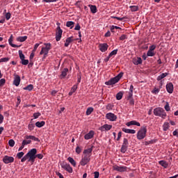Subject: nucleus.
<instances>
[{
	"instance_id": "1a4fd4ad",
	"label": "nucleus",
	"mask_w": 178,
	"mask_h": 178,
	"mask_svg": "<svg viewBox=\"0 0 178 178\" xmlns=\"http://www.w3.org/2000/svg\"><path fill=\"white\" fill-rule=\"evenodd\" d=\"M90 161H91V156L84 154V156H82L80 163L81 166H86V165L90 162Z\"/></svg>"
},
{
	"instance_id": "4c0bfd02",
	"label": "nucleus",
	"mask_w": 178,
	"mask_h": 178,
	"mask_svg": "<svg viewBox=\"0 0 178 178\" xmlns=\"http://www.w3.org/2000/svg\"><path fill=\"white\" fill-rule=\"evenodd\" d=\"M159 91H161L159 88H154V90H152V94L156 95L159 93Z\"/></svg>"
},
{
	"instance_id": "c9c22d12",
	"label": "nucleus",
	"mask_w": 178,
	"mask_h": 178,
	"mask_svg": "<svg viewBox=\"0 0 178 178\" xmlns=\"http://www.w3.org/2000/svg\"><path fill=\"white\" fill-rule=\"evenodd\" d=\"M66 26H67V27H70V29H72V27L74 26V22H73L72 21H68L66 23Z\"/></svg>"
},
{
	"instance_id": "052dcab7",
	"label": "nucleus",
	"mask_w": 178,
	"mask_h": 178,
	"mask_svg": "<svg viewBox=\"0 0 178 178\" xmlns=\"http://www.w3.org/2000/svg\"><path fill=\"white\" fill-rule=\"evenodd\" d=\"M36 158H38V159H42V158H44V156L42 154H38L36 155Z\"/></svg>"
},
{
	"instance_id": "393cba45",
	"label": "nucleus",
	"mask_w": 178,
	"mask_h": 178,
	"mask_svg": "<svg viewBox=\"0 0 178 178\" xmlns=\"http://www.w3.org/2000/svg\"><path fill=\"white\" fill-rule=\"evenodd\" d=\"M12 42H13V35H11L10 38L8 39V43L10 45V47H13V48H17V45Z\"/></svg>"
},
{
	"instance_id": "cd10ccee",
	"label": "nucleus",
	"mask_w": 178,
	"mask_h": 178,
	"mask_svg": "<svg viewBox=\"0 0 178 178\" xmlns=\"http://www.w3.org/2000/svg\"><path fill=\"white\" fill-rule=\"evenodd\" d=\"M168 74H169L168 72L162 73L157 77V81H161V80H162L163 79H165V77H166Z\"/></svg>"
},
{
	"instance_id": "2eb2a0df",
	"label": "nucleus",
	"mask_w": 178,
	"mask_h": 178,
	"mask_svg": "<svg viewBox=\"0 0 178 178\" xmlns=\"http://www.w3.org/2000/svg\"><path fill=\"white\" fill-rule=\"evenodd\" d=\"M111 129H112V125L105 124L103 126H102L101 127H99V130H100V131H109V130H111Z\"/></svg>"
},
{
	"instance_id": "9b49d317",
	"label": "nucleus",
	"mask_w": 178,
	"mask_h": 178,
	"mask_svg": "<svg viewBox=\"0 0 178 178\" xmlns=\"http://www.w3.org/2000/svg\"><path fill=\"white\" fill-rule=\"evenodd\" d=\"M63 31L60 29V26H57L56 32V40L60 41V38H62V33Z\"/></svg>"
},
{
	"instance_id": "ddd939ff",
	"label": "nucleus",
	"mask_w": 178,
	"mask_h": 178,
	"mask_svg": "<svg viewBox=\"0 0 178 178\" xmlns=\"http://www.w3.org/2000/svg\"><path fill=\"white\" fill-rule=\"evenodd\" d=\"M113 170H116L117 172H127V166H119L115 165L113 167Z\"/></svg>"
},
{
	"instance_id": "5fc2aeb1",
	"label": "nucleus",
	"mask_w": 178,
	"mask_h": 178,
	"mask_svg": "<svg viewBox=\"0 0 178 178\" xmlns=\"http://www.w3.org/2000/svg\"><path fill=\"white\" fill-rule=\"evenodd\" d=\"M76 90H77V85H74L73 87L71 88V91H72V92H76Z\"/></svg>"
},
{
	"instance_id": "680f3d73",
	"label": "nucleus",
	"mask_w": 178,
	"mask_h": 178,
	"mask_svg": "<svg viewBox=\"0 0 178 178\" xmlns=\"http://www.w3.org/2000/svg\"><path fill=\"white\" fill-rule=\"evenodd\" d=\"M121 138H122V132L120 131L118 134L117 141H119V140H120Z\"/></svg>"
},
{
	"instance_id": "f8f14e48",
	"label": "nucleus",
	"mask_w": 178,
	"mask_h": 178,
	"mask_svg": "<svg viewBox=\"0 0 178 178\" xmlns=\"http://www.w3.org/2000/svg\"><path fill=\"white\" fill-rule=\"evenodd\" d=\"M106 119H108L110 122H116L118 116L113 113H108L106 114Z\"/></svg>"
},
{
	"instance_id": "4468645a",
	"label": "nucleus",
	"mask_w": 178,
	"mask_h": 178,
	"mask_svg": "<svg viewBox=\"0 0 178 178\" xmlns=\"http://www.w3.org/2000/svg\"><path fill=\"white\" fill-rule=\"evenodd\" d=\"M14 161H15V158H13V156H5L3 158V162H4L6 164L12 163Z\"/></svg>"
},
{
	"instance_id": "58836bf2",
	"label": "nucleus",
	"mask_w": 178,
	"mask_h": 178,
	"mask_svg": "<svg viewBox=\"0 0 178 178\" xmlns=\"http://www.w3.org/2000/svg\"><path fill=\"white\" fill-rule=\"evenodd\" d=\"M129 8L131 12H137L138 10V6H131Z\"/></svg>"
},
{
	"instance_id": "e2e57ef3",
	"label": "nucleus",
	"mask_w": 178,
	"mask_h": 178,
	"mask_svg": "<svg viewBox=\"0 0 178 178\" xmlns=\"http://www.w3.org/2000/svg\"><path fill=\"white\" fill-rule=\"evenodd\" d=\"M76 154H80V152H81V148H80V147H77L76 148Z\"/></svg>"
},
{
	"instance_id": "3c124183",
	"label": "nucleus",
	"mask_w": 178,
	"mask_h": 178,
	"mask_svg": "<svg viewBox=\"0 0 178 178\" xmlns=\"http://www.w3.org/2000/svg\"><path fill=\"white\" fill-rule=\"evenodd\" d=\"M9 58L5 57L0 59V63H2L3 62H8Z\"/></svg>"
},
{
	"instance_id": "f03ea898",
	"label": "nucleus",
	"mask_w": 178,
	"mask_h": 178,
	"mask_svg": "<svg viewBox=\"0 0 178 178\" xmlns=\"http://www.w3.org/2000/svg\"><path fill=\"white\" fill-rule=\"evenodd\" d=\"M123 77V72H120L114 78H111L109 81H106V86H113V84H116Z\"/></svg>"
},
{
	"instance_id": "bb28decb",
	"label": "nucleus",
	"mask_w": 178,
	"mask_h": 178,
	"mask_svg": "<svg viewBox=\"0 0 178 178\" xmlns=\"http://www.w3.org/2000/svg\"><path fill=\"white\" fill-rule=\"evenodd\" d=\"M170 127V124L168 122H165L163 124V131H168L169 128Z\"/></svg>"
},
{
	"instance_id": "473e14b6",
	"label": "nucleus",
	"mask_w": 178,
	"mask_h": 178,
	"mask_svg": "<svg viewBox=\"0 0 178 178\" xmlns=\"http://www.w3.org/2000/svg\"><path fill=\"white\" fill-rule=\"evenodd\" d=\"M36 127H42L45 126V122L44 121H41V122H37L35 123Z\"/></svg>"
},
{
	"instance_id": "a19ab883",
	"label": "nucleus",
	"mask_w": 178,
	"mask_h": 178,
	"mask_svg": "<svg viewBox=\"0 0 178 178\" xmlns=\"http://www.w3.org/2000/svg\"><path fill=\"white\" fill-rule=\"evenodd\" d=\"M34 127H35V125L33 123H30L28 126L29 130H30L31 131L32 130H34Z\"/></svg>"
},
{
	"instance_id": "8fccbe9b",
	"label": "nucleus",
	"mask_w": 178,
	"mask_h": 178,
	"mask_svg": "<svg viewBox=\"0 0 178 178\" xmlns=\"http://www.w3.org/2000/svg\"><path fill=\"white\" fill-rule=\"evenodd\" d=\"M5 83H6V80H5V79H0V87L5 86Z\"/></svg>"
},
{
	"instance_id": "774afa93",
	"label": "nucleus",
	"mask_w": 178,
	"mask_h": 178,
	"mask_svg": "<svg viewBox=\"0 0 178 178\" xmlns=\"http://www.w3.org/2000/svg\"><path fill=\"white\" fill-rule=\"evenodd\" d=\"M57 176H58L59 178H64L63 175L60 172H56Z\"/></svg>"
},
{
	"instance_id": "7c9ffc66",
	"label": "nucleus",
	"mask_w": 178,
	"mask_h": 178,
	"mask_svg": "<svg viewBox=\"0 0 178 178\" xmlns=\"http://www.w3.org/2000/svg\"><path fill=\"white\" fill-rule=\"evenodd\" d=\"M67 161L70 162V163H71V165H72V166L76 167V161H74L73 158L68 157Z\"/></svg>"
},
{
	"instance_id": "c03bdc74",
	"label": "nucleus",
	"mask_w": 178,
	"mask_h": 178,
	"mask_svg": "<svg viewBox=\"0 0 178 178\" xmlns=\"http://www.w3.org/2000/svg\"><path fill=\"white\" fill-rule=\"evenodd\" d=\"M24 155V152H20L17 154V156L18 159H21V158H23Z\"/></svg>"
},
{
	"instance_id": "39448f33",
	"label": "nucleus",
	"mask_w": 178,
	"mask_h": 178,
	"mask_svg": "<svg viewBox=\"0 0 178 178\" xmlns=\"http://www.w3.org/2000/svg\"><path fill=\"white\" fill-rule=\"evenodd\" d=\"M27 154L29 156L28 162H32V163H34V161H35L36 158L35 154H37V149H32Z\"/></svg>"
},
{
	"instance_id": "c85d7f7f",
	"label": "nucleus",
	"mask_w": 178,
	"mask_h": 178,
	"mask_svg": "<svg viewBox=\"0 0 178 178\" xmlns=\"http://www.w3.org/2000/svg\"><path fill=\"white\" fill-rule=\"evenodd\" d=\"M159 165H161V166H163V168H165V169H166L168 168V166H169V163H168V162L162 160L159 161Z\"/></svg>"
},
{
	"instance_id": "dca6fc26",
	"label": "nucleus",
	"mask_w": 178,
	"mask_h": 178,
	"mask_svg": "<svg viewBox=\"0 0 178 178\" xmlns=\"http://www.w3.org/2000/svg\"><path fill=\"white\" fill-rule=\"evenodd\" d=\"M20 76L17 75V74H15L14 75V81H13V84L14 86H15L16 87H19V84H20Z\"/></svg>"
},
{
	"instance_id": "f257e3e1",
	"label": "nucleus",
	"mask_w": 178,
	"mask_h": 178,
	"mask_svg": "<svg viewBox=\"0 0 178 178\" xmlns=\"http://www.w3.org/2000/svg\"><path fill=\"white\" fill-rule=\"evenodd\" d=\"M153 113L155 116H159V118H161V119H166V112L163 108H156L154 109Z\"/></svg>"
},
{
	"instance_id": "69168bd1",
	"label": "nucleus",
	"mask_w": 178,
	"mask_h": 178,
	"mask_svg": "<svg viewBox=\"0 0 178 178\" xmlns=\"http://www.w3.org/2000/svg\"><path fill=\"white\" fill-rule=\"evenodd\" d=\"M105 37H111V31H108L105 35H104Z\"/></svg>"
},
{
	"instance_id": "a878e982",
	"label": "nucleus",
	"mask_w": 178,
	"mask_h": 178,
	"mask_svg": "<svg viewBox=\"0 0 178 178\" xmlns=\"http://www.w3.org/2000/svg\"><path fill=\"white\" fill-rule=\"evenodd\" d=\"M92 152V147H90L83 151V155H88L89 156H91Z\"/></svg>"
},
{
	"instance_id": "338daca9",
	"label": "nucleus",
	"mask_w": 178,
	"mask_h": 178,
	"mask_svg": "<svg viewBox=\"0 0 178 178\" xmlns=\"http://www.w3.org/2000/svg\"><path fill=\"white\" fill-rule=\"evenodd\" d=\"M173 136H175L176 137H178V131L177 130H175L172 133Z\"/></svg>"
},
{
	"instance_id": "13d9d810",
	"label": "nucleus",
	"mask_w": 178,
	"mask_h": 178,
	"mask_svg": "<svg viewBox=\"0 0 178 178\" xmlns=\"http://www.w3.org/2000/svg\"><path fill=\"white\" fill-rule=\"evenodd\" d=\"M155 48H156V46H155V45H152V46L149 47V51H154V49H155Z\"/></svg>"
},
{
	"instance_id": "bf43d9fd",
	"label": "nucleus",
	"mask_w": 178,
	"mask_h": 178,
	"mask_svg": "<svg viewBox=\"0 0 178 178\" xmlns=\"http://www.w3.org/2000/svg\"><path fill=\"white\" fill-rule=\"evenodd\" d=\"M95 177L94 178H99V172H94Z\"/></svg>"
},
{
	"instance_id": "6e6552de",
	"label": "nucleus",
	"mask_w": 178,
	"mask_h": 178,
	"mask_svg": "<svg viewBox=\"0 0 178 178\" xmlns=\"http://www.w3.org/2000/svg\"><path fill=\"white\" fill-rule=\"evenodd\" d=\"M60 166L64 170L68 172V173H73V168L70 166V164L67 163L63 162L60 163Z\"/></svg>"
},
{
	"instance_id": "603ef678",
	"label": "nucleus",
	"mask_w": 178,
	"mask_h": 178,
	"mask_svg": "<svg viewBox=\"0 0 178 178\" xmlns=\"http://www.w3.org/2000/svg\"><path fill=\"white\" fill-rule=\"evenodd\" d=\"M40 116H41V113H33L34 119H38V118H40Z\"/></svg>"
},
{
	"instance_id": "72a5a7b5",
	"label": "nucleus",
	"mask_w": 178,
	"mask_h": 178,
	"mask_svg": "<svg viewBox=\"0 0 178 178\" xmlns=\"http://www.w3.org/2000/svg\"><path fill=\"white\" fill-rule=\"evenodd\" d=\"M89 8H90L92 13H97V6H92V5H89Z\"/></svg>"
},
{
	"instance_id": "a211bd4d",
	"label": "nucleus",
	"mask_w": 178,
	"mask_h": 178,
	"mask_svg": "<svg viewBox=\"0 0 178 178\" xmlns=\"http://www.w3.org/2000/svg\"><path fill=\"white\" fill-rule=\"evenodd\" d=\"M95 134V133L94 132V131H90L89 133L86 134L84 136V138H85V140H91V138H92V137H94Z\"/></svg>"
},
{
	"instance_id": "ea45409f",
	"label": "nucleus",
	"mask_w": 178,
	"mask_h": 178,
	"mask_svg": "<svg viewBox=\"0 0 178 178\" xmlns=\"http://www.w3.org/2000/svg\"><path fill=\"white\" fill-rule=\"evenodd\" d=\"M30 159V156H29V154L27 153L22 159H21V162H26V161H27V159Z\"/></svg>"
},
{
	"instance_id": "6ab92c4d",
	"label": "nucleus",
	"mask_w": 178,
	"mask_h": 178,
	"mask_svg": "<svg viewBox=\"0 0 178 178\" xmlns=\"http://www.w3.org/2000/svg\"><path fill=\"white\" fill-rule=\"evenodd\" d=\"M166 90L169 94H172L173 92V83L171 82L167 83Z\"/></svg>"
},
{
	"instance_id": "5701e85b",
	"label": "nucleus",
	"mask_w": 178,
	"mask_h": 178,
	"mask_svg": "<svg viewBox=\"0 0 178 178\" xmlns=\"http://www.w3.org/2000/svg\"><path fill=\"white\" fill-rule=\"evenodd\" d=\"M69 72V69L64 68L63 70L61 72V74L60 75V79H65V76H67V72Z\"/></svg>"
},
{
	"instance_id": "4be33fe9",
	"label": "nucleus",
	"mask_w": 178,
	"mask_h": 178,
	"mask_svg": "<svg viewBox=\"0 0 178 178\" xmlns=\"http://www.w3.org/2000/svg\"><path fill=\"white\" fill-rule=\"evenodd\" d=\"M73 41H74V39H73V36H71L70 38H67L65 40V47H69L70 42H73Z\"/></svg>"
},
{
	"instance_id": "0eeeda50",
	"label": "nucleus",
	"mask_w": 178,
	"mask_h": 178,
	"mask_svg": "<svg viewBox=\"0 0 178 178\" xmlns=\"http://www.w3.org/2000/svg\"><path fill=\"white\" fill-rule=\"evenodd\" d=\"M134 90V86L133 85L130 86L129 95L127 97V100L129 101L130 105H134V99H133V91Z\"/></svg>"
},
{
	"instance_id": "09e8293b",
	"label": "nucleus",
	"mask_w": 178,
	"mask_h": 178,
	"mask_svg": "<svg viewBox=\"0 0 178 178\" xmlns=\"http://www.w3.org/2000/svg\"><path fill=\"white\" fill-rule=\"evenodd\" d=\"M147 55V56H154L155 53H154V51H152L151 50H148Z\"/></svg>"
},
{
	"instance_id": "a18cd8bd",
	"label": "nucleus",
	"mask_w": 178,
	"mask_h": 178,
	"mask_svg": "<svg viewBox=\"0 0 178 178\" xmlns=\"http://www.w3.org/2000/svg\"><path fill=\"white\" fill-rule=\"evenodd\" d=\"M21 63H22V65H24V66H26L29 63V60H26L24 58V59L21 60Z\"/></svg>"
},
{
	"instance_id": "20e7f679",
	"label": "nucleus",
	"mask_w": 178,
	"mask_h": 178,
	"mask_svg": "<svg viewBox=\"0 0 178 178\" xmlns=\"http://www.w3.org/2000/svg\"><path fill=\"white\" fill-rule=\"evenodd\" d=\"M25 139L22 141V145L24 147H26V145H29V144L31 143V140H33V141H40V139H38V138H36L34 136H25Z\"/></svg>"
},
{
	"instance_id": "4d7b16f0",
	"label": "nucleus",
	"mask_w": 178,
	"mask_h": 178,
	"mask_svg": "<svg viewBox=\"0 0 178 178\" xmlns=\"http://www.w3.org/2000/svg\"><path fill=\"white\" fill-rule=\"evenodd\" d=\"M113 108V105H112V104H108L107 106H106V109H108V111H111V110H112Z\"/></svg>"
},
{
	"instance_id": "f704fd0d",
	"label": "nucleus",
	"mask_w": 178,
	"mask_h": 178,
	"mask_svg": "<svg viewBox=\"0 0 178 178\" xmlns=\"http://www.w3.org/2000/svg\"><path fill=\"white\" fill-rule=\"evenodd\" d=\"M122 98H123V92H120L117 93L116 99H118V101H120V99H122Z\"/></svg>"
},
{
	"instance_id": "49530a36",
	"label": "nucleus",
	"mask_w": 178,
	"mask_h": 178,
	"mask_svg": "<svg viewBox=\"0 0 178 178\" xmlns=\"http://www.w3.org/2000/svg\"><path fill=\"white\" fill-rule=\"evenodd\" d=\"M116 54H118V49H115L113 51H112L110 54H109V56L111 58H112V56H113V55H116Z\"/></svg>"
},
{
	"instance_id": "412c9836",
	"label": "nucleus",
	"mask_w": 178,
	"mask_h": 178,
	"mask_svg": "<svg viewBox=\"0 0 178 178\" xmlns=\"http://www.w3.org/2000/svg\"><path fill=\"white\" fill-rule=\"evenodd\" d=\"M127 126L130 127V126H138V127H140V126H141V124H140V122L136 121V120H132L131 122H129L127 123Z\"/></svg>"
},
{
	"instance_id": "2f4dec72",
	"label": "nucleus",
	"mask_w": 178,
	"mask_h": 178,
	"mask_svg": "<svg viewBox=\"0 0 178 178\" xmlns=\"http://www.w3.org/2000/svg\"><path fill=\"white\" fill-rule=\"evenodd\" d=\"M92 112H94V108L92 107H88L86 112V115L90 116V114L92 113Z\"/></svg>"
},
{
	"instance_id": "6e6d98bb",
	"label": "nucleus",
	"mask_w": 178,
	"mask_h": 178,
	"mask_svg": "<svg viewBox=\"0 0 178 178\" xmlns=\"http://www.w3.org/2000/svg\"><path fill=\"white\" fill-rule=\"evenodd\" d=\"M5 16H6V20H9V19H10V16H12V15L10 14V13H7Z\"/></svg>"
},
{
	"instance_id": "79ce46f5",
	"label": "nucleus",
	"mask_w": 178,
	"mask_h": 178,
	"mask_svg": "<svg viewBox=\"0 0 178 178\" xmlns=\"http://www.w3.org/2000/svg\"><path fill=\"white\" fill-rule=\"evenodd\" d=\"M8 145L10 147H15V140L13 139H10L9 141H8Z\"/></svg>"
},
{
	"instance_id": "b1692460",
	"label": "nucleus",
	"mask_w": 178,
	"mask_h": 178,
	"mask_svg": "<svg viewBox=\"0 0 178 178\" xmlns=\"http://www.w3.org/2000/svg\"><path fill=\"white\" fill-rule=\"evenodd\" d=\"M122 131H124V133H127L128 134H136V130L134 129L123 128Z\"/></svg>"
},
{
	"instance_id": "c756f323",
	"label": "nucleus",
	"mask_w": 178,
	"mask_h": 178,
	"mask_svg": "<svg viewBox=\"0 0 178 178\" xmlns=\"http://www.w3.org/2000/svg\"><path fill=\"white\" fill-rule=\"evenodd\" d=\"M27 40V36H19L17 38V41H19V42H24Z\"/></svg>"
},
{
	"instance_id": "9d476101",
	"label": "nucleus",
	"mask_w": 178,
	"mask_h": 178,
	"mask_svg": "<svg viewBox=\"0 0 178 178\" xmlns=\"http://www.w3.org/2000/svg\"><path fill=\"white\" fill-rule=\"evenodd\" d=\"M128 147H129V140H127V138H124L123 140L122 147H121V152H122V154H124V152L127 151Z\"/></svg>"
},
{
	"instance_id": "423d86ee",
	"label": "nucleus",
	"mask_w": 178,
	"mask_h": 178,
	"mask_svg": "<svg viewBox=\"0 0 178 178\" xmlns=\"http://www.w3.org/2000/svg\"><path fill=\"white\" fill-rule=\"evenodd\" d=\"M44 45H45V47L42 48L40 55H44L45 58L51 49V44L50 43H44Z\"/></svg>"
},
{
	"instance_id": "0e129e2a",
	"label": "nucleus",
	"mask_w": 178,
	"mask_h": 178,
	"mask_svg": "<svg viewBox=\"0 0 178 178\" xmlns=\"http://www.w3.org/2000/svg\"><path fill=\"white\" fill-rule=\"evenodd\" d=\"M80 29H81L80 24H77L74 28V30L79 31L80 30Z\"/></svg>"
},
{
	"instance_id": "7ed1b4c3",
	"label": "nucleus",
	"mask_w": 178,
	"mask_h": 178,
	"mask_svg": "<svg viewBox=\"0 0 178 178\" xmlns=\"http://www.w3.org/2000/svg\"><path fill=\"white\" fill-rule=\"evenodd\" d=\"M147 136V127L143 126L138 131L136 137L138 140H144Z\"/></svg>"
},
{
	"instance_id": "f3484780",
	"label": "nucleus",
	"mask_w": 178,
	"mask_h": 178,
	"mask_svg": "<svg viewBox=\"0 0 178 178\" xmlns=\"http://www.w3.org/2000/svg\"><path fill=\"white\" fill-rule=\"evenodd\" d=\"M99 48L101 52H106V51H108V48H109V46L106 43H102L99 45Z\"/></svg>"
},
{
	"instance_id": "aec40b11",
	"label": "nucleus",
	"mask_w": 178,
	"mask_h": 178,
	"mask_svg": "<svg viewBox=\"0 0 178 178\" xmlns=\"http://www.w3.org/2000/svg\"><path fill=\"white\" fill-rule=\"evenodd\" d=\"M134 65H141L143 63V59L140 57L134 58L132 60Z\"/></svg>"
},
{
	"instance_id": "864d4df0",
	"label": "nucleus",
	"mask_w": 178,
	"mask_h": 178,
	"mask_svg": "<svg viewBox=\"0 0 178 178\" xmlns=\"http://www.w3.org/2000/svg\"><path fill=\"white\" fill-rule=\"evenodd\" d=\"M126 38H127V36L126 35H122L120 37V41H124V40H126Z\"/></svg>"
},
{
	"instance_id": "de8ad7c7",
	"label": "nucleus",
	"mask_w": 178,
	"mask_h": 178,
	"mask_svg": "<svg viewBox=\"0 0 178 178\" xmlns=\"http://www.w3.org/2000/svg\"><path fill=\"white\" fill-rule=\"evenodd\" d=\"M164 109L167 111L169 112L170 111V106H169V103L166 102V104L164 106Z\"/></svg>"
},
{
	"instance_id": "37998d69",
	"label": "nucleus",
	"mask_w": 178,
	"mask_h": 178,
	"mask_svg": "<svg viewBox=\"0 0 178 178\" xmlns=\"http://www.w3.org/2000/svg\"><path fill=\"white\" fill-rule=\"evenodd\" d=\"M19 55L21 60L24 59L25 56L24 54H23V51L22 50H19Z\"/></svg>"
},
{
	"instance_id": "e433bc0d",
	"label": "nucleus",
	"mask_w": 178,
	"mask_h": 178,
	"mask_svg": "<svg viewBox=\"0 0 178 178\" xmlns=\"http://www.w3.org/2000/svg\"><path fill=\"white\" fill-rule=\"evenodd\" d=\"M33 88H34V86L31 84L27 86L26 87L24 88V90H26L27 91H32Z\"/></svg>"
}]
</instances>
